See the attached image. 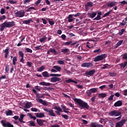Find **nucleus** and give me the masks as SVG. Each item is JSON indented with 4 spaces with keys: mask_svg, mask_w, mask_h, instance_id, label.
Here are the masks:
<instances>
[{
    "mask_svg": "<svg viewBox=\"0 0 127 127\" xmlns=\"http://www.w3.org/2000/svg\"><path fill=\"white\" fill-rule=\"evenodd\" d=\"M122 115V112H120L118 110H112L109 113V115L110 117H119Z\"/></svg>",
    "mask_w": 127,
    "mask_h": 127,
    "instance_id": "obj_4",
    "label": "nucleus"
},
{
    "mask_svg": "<svg viewBox=\"0 0 127 127\" xmlns=\"http://www.w3.org/2000/svg\"><path fill=\"white\" fill-rule=\"evenodd\" d=\"M35 115H36L37 118H39L40 119L44 118V117H45V116L44 115V113H35Z\"/></svg>",
    "mask_w": 127,
    "mask_h": 127,
    "instance_id": "obj_21",
    "label": "nucleus"
},
{
    "mask_svg": "<svg viewBox=\"0 0 127 127\" xmlns=\"http://www.w3.org/2000/svg\"><path fill=\"white\" fill-rule=\"evenodd\" d=\"M124 41L123 40H120L119 41L116 45L115 48L117 49L119 46H121L122 45V44L123 43Z\"/></svg>",
    "mask_w": 127,
    "mask_h": 127,
    "instance_id": "obj_32",
    "label": "nucleus"
},
{
    "mask_svg": "<svg viewBox=\"0 0 127 127\" xmlns=\"http://www.w3.org/2000/svg\"><path fill=\"white\" fill-rule=\"evenodd\" d=\"M99 98H106L107 97V94L106 93H100L98 94Z\"/></svg>",
    "mask_w": 127,
    "mask_h": 127,
    "instance_id": "obj_37",
    "label": "nucleus"
},
{
    "mask_svg": "<svg viewBox=\"0 0 127 127\" xmlns=\"http://www.w3.org/2000/svg\"><path fill=\"white\" fill-rule=\"evenodd\" d=\"M126 122H127V120L125 119L121 120V121L116 123V127H122V126H124V125L126 124Z\"/></svg>",
    "mask_w": 127,
    "mask_h": 127,
    "instance_id": "obj_8",
    "label": "nucleus"
},
{
    "mask_svg": "<svg viewBox=\"0 0 127 127\" xmlns=\"http://www.w3.org/2000/svg\"><path fill=\"white\" fill-rule=\"evenodd\" d=\"M50 77H61V74L51 73V74H50Z\"/></svg>",
    "mask_w": 127,
    "mask_h": 127,
    "instance_id": "obj_38",
    "label": "nucleus"
},
{
    "mask_svg": "<svg viewBox=\"0 0 127 127\" xmlns=\"http://www.w3.org/2000/svg\"><path fill=\"white\" fill-rule=\"evenodd\" d=\"M41 48H42V47L41 46H38L35 47V50H40V49H41Z\"/></svg>",
    "mask_w": 127,
    "mask_h": 127,
    "instance_id": "obj_60",
    "label": "nucleus"
},
{
    "mask_svg": "<svg viewBox=\"0 0 127 127\" xmlns=\"http://www.w3.org/2000/svg\"><path fill=\"white\" fill-rule=\"evenodd\" d=\"M39 85H41L42 86H50V85H52V83H50L49 82H46L45 81H43V82H40Z\"/></svg>",
    "mask_w": 127,
    "mask_h": 127,
    "instance_id": "obj_20",
    "label": "nucleus"
},
{
    "mask_svg": "<svg viewBox=\"0 0 127 127\" xmlns=\"http://www.w3.org/2000/svg\"><path fill=\"white\" fill-rule=\"evenodd\" d=\"M62 117L64 118L65 120H68L69 119V116L67 115H62Z\"/></svg>",
    "mask_w": 127,
    "mask_h": 127,
    "instance_id": "obj_47",
    "label": "nucleus"
},
{
    "mask_svg": "<svg viewBox=\"0 0 127 127\" xmlns=\"http://www.w3.org/2000/svg\"><path fill=\"white\" fill-rule=\"evenodd\" d=\"M115 95H112L110 96V97L108 98V100L109 101H113L114 100V97Z\"/></svg>",
    "mask_w": 127,
    "mask_h": 127,
    "instance_id": "obj_56",
    "label": "nucleus"
},
{
    "mask_svg": "<svg viewBox=\"0 0 127 127\" xmlns=\"http://www.w3.org/2000/svg\"><path fill=\"white\" fill-rule=\"evenodd\" d=\"M28 115L29 116V117H30V119H33L34 121H35V120H36V117L32 116L30 113H29Z\"/></svg>",
    "mask_w": 127,
    "mask_h": 127,
    "instance_id": "obj_55",
    "label": "nucleus"
},
{
    "mask_svg": "<svg viewBox=\"0 0 127 127\" xmlns=\"http://www.w3.org/2000/svg\"><path fill=\"white\" fill-rule=\"evenodd\" d=\"M32 19L31 18L28 19V20H25L23 21V23L24 24H29V23H30V22H31Z\"/></svg>",
    "mask_w": 127,
    "mask_h": 127,
    "instance_id": "obj_31",
    "label": "nucleus"
},
{
    "mask_svg": "<svg viewBox=\"0 0 127 127\" xmlns=\"http://www.w3.org/2000/svg\"><path fill=\"white\" fill-rule=\"evenodd\" d=\"M45 69V66L42 65L37 69L38 72H42L43 70Z\"/></svg>",
    "mask_w": 127,
    "mask_h": 127,
    "instance_id": "obj_39",
    "label": "nucleus"
},
{
    "mask_svg": "<svg viewBox=\"0 0 127 127\" xmlns=\"http://www.w3.org/2000/svg\"><path fill=\"white\" fill-rule=\"evenodd\" d=\"M26 51L28 52V53H32V50L28 48H26Z\"/></svg>",
    "mask_w": 127,
    "mask_h": 127,
    "instance_id": "obj_53",
    "label": "nucleus"
},
{
    "mask_svg": "<svg viewBox=\"0 0 127 127\" xmlns=\"http://www.w3.org/2000/svg\"><path fill=\"white\" fill-rule=\"evenodd\" d=\"M44 111H45V112H47V113H48V115H49V116H51V117H56L55 113H54V111L52 109L44 108Z\"/></svg>",
    "mask_w": 127,
    "mask_h": 127,
    "instance_id": "obj_6",
    "label": "nucleus"
},
{
    "mask_svg": "<svg viewBox=\"0 0 127 127\" xmlns=\"http://www.w3.org/2000/svg\"><path fill=\"white\" fill-rule=\"evenodd\" d=\"M51 53H53L54 55H59V52L56 51L54 48H50V51Z\"/></svg>",
    "mask_w": 127,
    "mask_h": 127,
    "instance_id": "obj_17",
    "label": "nucleus"
},
{
    "mask_svg": "<svg viewBox=\"0 0 127 127\" xmlns=\"http://www.w3.org/2000/svg\"><path fill=\"white\" fill-rule=\"evenodd\" d=\"M5 13V9H4V8H2L0 10V13L1 14H4Z\"/></svg>",
    "mask_w": 127,
    "mask_h": 127,
    "instance_id": "obj_52",
    "label": "nucleus"
},
{
    "mask_svg": "<svg viewBox=\"0 0 127 127\" xmlns=\"http://www.w3.org/2000/svg\"><path fill=\"white\" fill-rule=\"evenodd\" d=\"M127 65V61L124 62V63H121L120 64H118V66H120L121 69H124L126 68V66Z\"/></svg>",
    "mask_w": 127,
    "mask_h": 127,
    "instance_id": "obj_18",
    "label": "nucleus"
},
{
    "mask_svg": "<svg viewBox=\"0 0 127 127\" xmlns=\"http://www.w3.org/2000/svg\"><path fill=\"white\" fill-rule=\"evenodd\" d=\"M100 19H102V17H101V16L97 15V17H95L93 19V20H100Z\"/></svg>",
    "mask_w": 127,
    "mask_h": 127,
    "instance_id": "obj_43",
    "label": "nucleus"
},
{
    "mask_svg": "<svg viewBox=\"0 0 127 127\" xmlns=\"http://www.w3.org/2000/svg\"><path fill=\"white\" fill-rule=\"evenodd\" d=\"M127 24V21L126 20H123L122 21V23H120V25H122L123 26H124V25H126Z\"/></svg>",
    "mask_w": 127,
    "mask_h": 127,
    "instance_id": "obj_58",
    "label": "nucleus"
},
{
    "mask_svg": "<svg viewBox=\"0 0 127 127\" xmlns=\"http://www.w3.org/2000/svg\"><path fill=\"white\" fill-rule=\"evenodd\" d=\"M118 4V2L116 1H112L110 3H107V6L108 7H113V6H115Z\"/></svg>",
    "mask_w": 127,
    "mask_h": 127,
    "instance_id": "obj_14",
    "label": "nucleus"
},
{
    "mask_svg": "<svg viewBox=\"0 0 127 127\" xmlns=\"http://www.w3.org/2000/svg\"><path fill=\"white\" fill-rule=\"evenodd\" d=\"M60 81H61V78L58 77L54 76L51 78V82H52V83H56V82H60Z\"/></svg>",
    "mask_w": 127,
    "mask_h": 127,
    "instance_id": "obj_12",
    "label": "nucleus"
},
{
    "mask_svg": "<svg viewBox=\"0 0 127 127\" xmlns=\"http://www.w3.org/2000/svg\"><path fill=\"white\" fill-rule=\"evenodd\" d=\"M44 122L45 121L44 120L37 119V123L39 126L43 125V123H44Z\"/></svg>",
    "mask_w": 127,
    "mask_h": 127,
    "instance_id": "obj_26",
    "label": "nucleus"
},
{
    "mask_svg": "<svg viewBox=\"0 0 127 127\" xmlns=\"http://www.w3.org/2000/svg\"><path fill=\"white\" fill-rule=\"evenodd\" d=\"M25 14L24 11H18L15 13L16 17H23Z\"/></svg>",
    "mask_w": 127,
    "mask_h": 127,
    "instance_id": "obj_7",
    "label": "nucleus"
},
{
    "mask_svg": "<svg viewBox=\"0 0 127 127\" xmlns=\"http://www.w3.org/2000/svg\"><path fill=\"white\" fill-rule=\"evenodd\" d=\"M72 41H69V42H66L65 43H64V45H65V46H69L70 45V44H72Z\"/></svg>",
    "mask_w": 127,
    "mask_h": 127,
    "instance_id": "obj_46",
    "label": "nucleus"
},
{
    "mask_svg": "<svg viewBox=\"0 0 127 127\" xmlns=\"http://www.w3.org/2000/svg\"><path fill=\"white\" fill-rule=\"evenodd\" d=\"M86 47L88 48H93V46H91V44L89 42H87Z\"/></svg>",
    "mask_w": 127,
    "mask_h": 127,
    "instance_id": "obj_57",
    "label": "nucleus"
},
{
    "mask_svg": "<svg viewBox=\"0 0 127 127\" xmlns=\"http://www.w3.org/2000/svg\"><path fill=\"white\" fill-rule=\"evenodd\" d=\"M6 116H12L13 115V113H12V112L11 110H8V111L5 112Z\"/></svg>",
    "mask_w": 127,
    "mask_h": 127,
    "instance_id": "obj_33",
    "label": "nucleus"
},
{
    "mask_svg": "<svg viewBox=\"0 0 127 127\" xmlns=\"http://www.w3.org/2000/svg\"><path fill=\"white\" fill-rule=\"evenodd\" d=\"M44 97H45V94H42L41 96H39L38 97L39 99H37V102L40 103V104H42V105H43L44 106H47V103H46V101L42 100V99H40V98H44Z\"/></svg>",
    "mask_w": 127,
    "mask_h": 127,
    "instance_id": "obj_5",
    "label": "nucleus"
},
{
    "mask_svg": "<svg viewBox=\"0 0 127 127\" xmlns=\"http://www.w3.org/2000/svg\"><path fill=\"white\" fill-rule=\"evenodd\" d=\"M54 109L55 110L57 111H56V114H57L58 116H60L61 115V113H62V112H63L61 108H60V107L55 106Z\"/></svg>",
    "mask_w": 127,
    "mask_h": 127,
    "instance_id": "obj_11",
    "label": "nucleus"
},
{
    "mask_svg": "<svg viewBox=\"0 0 127 127\" xmlns=\"http://www.w3.org/2000/svg\"><path fill=\"white\" fill-rule=\"evenodd\" d=\"M114 106L116 108H117V107H121V106H123V101L122 100L118 101L117 102L115 103Z\"/></svg>",
    "mask_w": 127,
    "mask_h": 127,
    "instance_id": "obj_13",
    "label": "nucleus"
},
{
    "mask_svg": "<svg viewBox=\"0 0 127 127\" xmlns=\"http://www.w3.org/2000/svg\"><path fill=\"white\" fill-rule=\"evenodd\" d=\"M9 70V65H5V70L6 73H8Z\"/></svg>",
    "mask_w": 127,
    "mask_h": 127,
    "instance_id": "obj_51",
    "label": "nucleus"
},
{
    "mask_svg": "<svg viewBox=\"0 0 127 127\" xmlns=\"http://www.w3.org/2000/svg\"><path fill=\"white\" fill-rule=\"evenodd\" d=\"M24 117H25V115L22 114H20V118H19V122H20L21 124H22V123H23V124H24L25 123V122L23 121V118H24Z\"/></svg>",
    "mask_w": 127,
    "mask_h": 127,
    "instance_id": "obj_22",
    "label": "nucleus"
},
{
    "mask_svg": "<svg viewBox=\"0 0 127 127\" xmlns=\"http://www.w3.org/2000/svg\"><path fill=\"white\" fill-rule=\"evenodd\" d=\"M32 0H24L23 1L24 4H27V3H29V2H30Z\"/></svg>",
    "mask_w": 127,
    "mask_h": 127,
    "instance_id": "obj_54",
    "label": "nucleus"
},
{
    "mask_svg": "<svg viewBox=\"0 0 127 127\" xmlns=\"http://www.w3.org/2000/svg\"><path fill=\"white\" fill-rule=\"evenodd\" d=\"M88 6H90V7H92V6H93V2H88L87 4H85L86 10H88Z\"/></svg>",
    "mask_w": 127,
    "mask_h": 127,
    "instance_id": "obj_25",
    "label": "nucleus"
},
{
    "mask_svg": "<svg viewBox=\"0 0 127 127\" xmlns=\"http://www.w3.org/2000/svg\"><path fill=\"white\" fill-rule=\"evenodd\" d=\"M81 67H86L87 68H91V67H93V63H84L81 64Z\"/></svg>",
    "mask_w": 127,
    "mask_h": 127,
    "instance_id": "obj_9",
    "label": "nucleus"
},
{
    "mask_svg": "<svg viewBox=\"0 0 127 127\" xmlns=\"http://www.w3.org/2000/svg\"><path fill=\"white\" fill-rule=\"evenodd\" d=\"M66 83H74V84H78L76 81L72 80V79H68L65 80Z\"/></svg>",
    "mask_w": 127,
    "mask_h": 127,
    "instance_id": "obj_28",
    "label": "nucleus"
},
{
    "mask_svg": "<svg viewBox=\"0 0 127 127\" xmlns=\"http://www.w3.org/2000/svg\"><path fill=\"white\" fill-rule=\"evenodd\" d=\"M27 66H28V67H31L32 66V63H31L30 62H27Z\"/></svg>",
    "mask_w": 127,
    "mask_h": 127,
    "instance_id": "obj_63",
    "label": "nucleus"
},
{
    "mask_svg": "<svg viewBox=\"0 0 127 127\" xmlns=\"http://www.w3.org/2000/svg\"><path fill=\"white\" fill-rule=\"evenodd\" d=\"M112 12H113V10H110V11H109L108 12L106 13L103 16V17H106V16H109V15L110 14H111V13H112Z\"/></svg>",
    "mask_w": 127,
    "mask_h": 127,
    "instance_id": "obj_35",
    "label": "nucleus"
},
{
    "mask_svg": "<svg viewBox=\"0 0 127 127\" xmlns=\"http://www.w3.org/2000/svg\"><path fill=\"white\" fill-rule=\"evenodd\" d=\"M3 53H5L4 58H7L8 54H9V48H7L3 50Z\"/></svg>",
    "mask_w": 127,
    "mask_h": 127,
    "instance_id": "obj_15",
    "label": "nucleus"
},
{
    "mask_svg": "<svg viewBox=\"0 0 127 127\" xmlns=\"http://www.w3.org/2000/svg\"><path fill=\"white\" fill-rule=\"evenodd\" d=\"M32 10H35V8L34 7H30L26 10V11H31Z\"/></svg>",
    "mask_w": 127,
    "mask_h": 127,
    "instance_id": "obj_48",
    "label": "nucleus"
},
{
    "mask_svg": "<svg viewBox=\"0 0 127 127\" xmlns=\"http://www.w3.org/2000/svg\"><path fill=\"white\" fill-rule=\"evenodd\" d=\"M76 87L78 89H83V85H80V84H77Z\"/></svg>",
    "mask_w": 127,
    "mask_h": 127,
    "instance_id": "obj_64",
    "label": "nucleus"
},
{
    "mask_svg": "<svg viewBox=\"0 0 127 127\" xmlns=\"http://www.w3.org/2000/svg\"><path fill=\"white\" fill-rule=\"evenodd\" d=\"M16 61H17V58L16 57H13V60H12L13 65H16Z\"/></svg>",
    "mask_w": 127,
    "mask_h": 127,
    "instance_id": "obj_34",
    "label": "nucleus"
},
{
    "mask_svg": "<svg viewBox=\"0 0 127 127\" xmlns=\"http://www.w3.org/2000/svg\"><path fill=\"white\" fill-rule=\"evenodd\" d=\"M87 15L88 17L90 18H94L97 15V12H93V13H87Z\"/></svg>",
    "mask_w": 127,
    "mask_h": 127,
    "instance_id": "obj_16",
    "label": "nucleus"
},
{
    "mask_svg": "<svg viewBox=\"0 0 127 127\" xmlns=\"http://www.w3.org/2000/svg\"><path fill=\"white\" fill-rule=\"evenodd\" d=\"M25 107L26 109H30V108H31V107H32V103L31 102H27L26 103Z\"/></svg>",
    "mask_w": 127,
    "mask_h": 127,
    "instance_id": "obj_24",
    "label": "nucleus"
},
{
    "mask_svg": "<svg viewBox=\"0 0 127 127\" xmlns=\"http://www.w3.org/2000/svg\"><path fill=\"white\" fill-rule=\"evenodd\" d=\"M122 59L124 60H127V53H125L123 55Z\"/></svg>",
    "mask_w": 127,
    "mask_h": 127,
    "instance_id": "obj_49",
    "label": "nucleus"
},
{
    "mask_svg": "<svg viewBox=\"0 0 127 127\" xmlns=\"http://www.w3.org/2000/svg\"><path fill=\"white\" fill-rule=\"evenodd\" d=\"M15 25V23L13 21L4 22L0 25V31H3L4 28H10Z\"/></svg>",
    "mask_w": 127,
    "mask_h": 127,
    "instance_id": "obj_1",
    "label": "nucleus"
},
{
    "mask_svg": "<svg viewBox=\"0 0 127 127\" xmlns=\"http://www.w3.org/2000/svg\"><path fill=\"white\" fill-rule=\"evenodd\" d=\"M42 75L44 77V78H49V77H50V74L49 75V73L47 71L43 72Z\"/></svg>",
    "mask_w": 127,
    "mask_h": 127,
    "instance_id": "obj_23",
    "label": "nucleus"
},
{
    "mask_svg": "<svg viewBox=\"0 0 127 127\" xmlns=\"http://www.w3.org/2000/svg\"><path fill=\"white\" fill-rule=\"evenodd\" d=\"M96 73V70L95 69L91 70L90 71H87L85 72V74L86 76H93Z\"/></svg>",
    "mask_w": 127,
    "mask_h": 127,
    "instance_id": "obj_10",
    "label": "nucleus"
},
{
    "mask_svg": "<svg viewBox=\"0 0 127 127\" xmlns=\"http://www.w3.org/2000/svg\"><path fill=\"white\" fill-rule=\"evenodd\" d=\"M9 3L11 4H14V3H16L17 2L16 1H13V0H9Z\"/></svg>",
    "mask_w": 127,
    "mask_h": 127,
    "instance_id": "obj_59",
    "label": "nucleus"
},
{
    "mask_svg": "<svg viewBox=\"0 0 127 127\" xmlns=\"http://www.w3.org/2000/svg\"><path fill=\"white\" fill-rule=\"evenodd\" d=\"M58 63L60 65H64V64H65V62H64V61H61V60H59L58 61Z\"/></svg>",
    "mask_w": 127,
    "mask_h": 127,
    "instance_id": "obj_44",
    "label": "nucleus"
},
{
    "mask_svg": "<svg viewBox=\"0 0 127 127\" xmlns=\"http://www.w3.org/2000/svg\"><path fill=\"white\" fill-rule=\"evenodd\" d=\"M72 18H73V15L69 14L68 15V16L67 17L68 22H72L73 21V19H72Z\"/></svg>",
    "mask_w": 127,
    "mask_h": 127,
    "instance_id": "obj_30",
    "label": "nucleus"
},
{
    "mask_svg": "<svg viewBox=\"0 0 127 127\" xmlns=\"http://www.w3.org/2000/svg\"><path fill=\"white\" fill-rule=\"evenodd\" d=\"M53 68L54 69H55L57 71H58V72H61V66H59L58 65H54L53 66Z\"/></svg>",
    "mask_w": 127,
    "mask_h": 127,
    "instance_id": "obj_27",
    "label": "nucleus"
},
{
    "mask_svg": "<svg viewBox=\"0 0 127 127\" xmlns=\"http://www.w3.org/2000/svg\"><path fill=\"white\" fill-rule=\"evenodd\" d=\"M46 39H47V37L44 36L43 38H41L40 39L39 41L40 42H41V43H42V42H44V41H45Z\"/></svg>",
    "mask_w": 127,
    "mask_h": 127,
    "instance_id": "obj_41",
    "label": "nucleus"
},
{
    "mask_svg": "<svg viewBox=\"0 0 127 127\" xmlns=\"http://www.w3.org/2000/svg\"><path fill=\"white\" fill-rule=\"evenodd\" d=\"M89 90H90V91L92 94L97 93V92H98V88H93Z\"/></svg>",
    "mask_w": 127,
    "mask_h": 127,
    "instance_id": "obj_36",
    "label": "nucleus"
},
{
    "mask_svg": "<svg viewBox=\"0 0 127 127\" xmlns=\"http://www.w3.org/2000/svg\"><path fill=\"white\" fill-rule=\"evenodd\" d=\"M73 101L74 102H76L78 106L81 107V108H84L85 109H87V110H89L90 106L88 105V103L85 102V101L78 98H74Z\"/></svg>",
    "mask_w": 127,
    "mask_h": 127,
    "instance_id": "obj_2",
    "label": "nucleus"
},
{
    "mask_svg": "<svg viewBox=\"0 0 127 127\" xmlns=\"http://www.w3.org/2000/svg\"><path fill=\"white\" fill-rule=\"evenodd\" d=\"M19 55L20 57H24V54H23V52H22V51H19Z\"/></svg>",
    "mask_w": 127,
    "mask_h": 127,
    "instance_id": "obj_50",
    "label": "nucleus"
},
{
    "mask_svg": "<svg viewBox=\"0 0 127 127\" xmlns=\"http://www.w3.org/2000/svg\"><path fill=\"white\" fill-rule=\"evenodd\" d=\"M105 58H107V54H104L103 55L98 56L94 58V62H98V61H102L104 60Z\"/></svg>",
    "mask_w": 127,
    "mask_h": 127,
    "instance_id": "obj_3",
    "label": "nucleus"
},
{
    "mask_svg": "<svg viewBox=\"0 0 127 127\" xmlns=\"http://www.w3.org/2000/svg\"><path fill=\"white\" fill-rule=\"evenodd\" d=\"M101 52V49H98L97 50H95L93 51L94 53H97V54H99V53H100Z\"/></svg>",
    "mask_w": 127,
    "mask_h": 127,
    "instance_id": "obj_45",
    "label": "nucleus"
},
{
    "mask_svg": "<svg viewBox=\"0 0 127 127\" xmlns=\"http://www.w3.org/2000/svg\"><path fill=\"white\" fill-rule=\"evenodd\" d=\"M109 75H110V77H117V73L115 72H110L109 73Z\"/></svg>",
    "mask_w": 127,
    "mask_h": 127,
    "instance_id": "obj_40",
    "label": "nucleus"
},
{
    "mask_svg": "<svg viewBox=\"0 0 127 127\" xmlns=\"http://www.w3.org/2000/svg\"><path fill=\"white\" fill-rule=\"evenodd\" d=\"M86 94L87 95L88 97H91V95H92V92L90 91V90H88L86 91Z\"/></svg>",
    "mask_w": 127,
    "mask_h": 127,
    "instance_id": "obj_42",
    "label": "nucleus"
},
{
    "mask_svg": "<svg viewBox=\"0 0 127 127\" xmlns=\"http://www.w3.org/2000/svg\"><path fill=\"white\" fill-rule=\"evenodd\" d=\"M31 111H32V112H38V109H37V108H31Z\"/></svg>",
    "mask_w": 127,
    "mask_h": 127,
    "instance_id": "obj_61",
    "label": "nucleus"
},
{
    "mask_svg": "<svg viewBox=\"0 0 127 127\" xmlns=\"http://www.w3.org/2000/svg\"><path fill=\"white\" fill-rule=\"evenodd\" d=\"M74 17H77V16H80L81 15V13H77L76 14H71Z\"/></svg>",
    "mask_w": 127,
    "mask_h": 127,
    "instance_id": "obj_62",
    "label": "nucleus"
},
{
    "mask_svg": "<svg viewBox=\"0 0 127 127\" xmlns=\"http://www.w3.org/2000/svg\"><path fill=\"white\" fill-rule=\"evenodd\" d=\"M125 32H126V30L123 28L119 30L118 35H119V36H122V35H123V34H124V33H125Z\"/></svg>",
    "mask_w": 127,
    "mask_h": 127,
    "instance_id": "obj_29",
    "label": "nucleus"
},
{
    "mask_svg": "<svg viewBox=\"0 0 127 127\" xmlns=\"http://www.w3.org/2000/svg\"><path fill=\"white\" fill-rule=\"evenodd\" d=\"M61 51L62 53H63V54L68 55V52H69L70 51V50H69V49H68V48L62 49L61 50Z\"/></svg>",
    "mask_w": 127,
    "mask_h": 127,
    "instance_id": "obj_19",
    "label": "nucleus"
}]
</instances>
